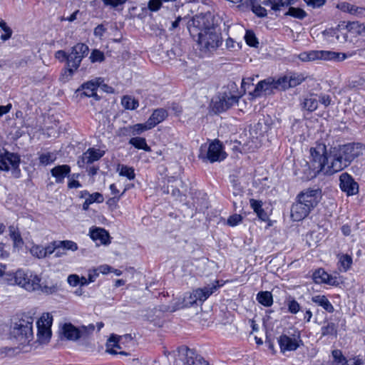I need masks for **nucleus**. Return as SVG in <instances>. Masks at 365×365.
Here are the masks:
<instances>
[{
	"label": "nucleus",
	"mask_w": 365,
	"mask_h": 365,
	"mask_svg": "<svg viewBox=\"0 0 365 365\" xmlns=\"http://www.w3.org/2000/svg\"><path fill=\"white\" fill-rule=\"evenodd\" d=\"M361 153L362 145L360 143L331 146L329 152L324 144L319 143L310 149V166L315 174L331 175L347 167Z\"/></svg>",
	"instance_id": "1"
},
{
	"label": "nucleus",
	"mask_w": 365,
	"mask_h": 365,
	"mask_svg": "<svg viewBox=\"0 0 365 365\" xmlns=\"http://www.w3.org/2000/svg\"><path fill=\"white\" fill-rule=\"evenodd\" d=\"M85 52H88V47L84 43H77L72 47L71 51L68 54L66 61L67 68L65 70L64 73L61 74V79L63 81H68L81 64V58L74 56V54L81 53L82 55Z\"/></svg>",
	"instance_id": "2"
},
{
	"label": "nucleus",
	"mask_w": 365,
	"mask_h": 365,
	"mask_svg": "<svg viewBox=\"0 0 365 365\" xmlns=\"http://www.w3.org/2000/svg\"><path fill=\"white\" fill-rule=\"evenodd\" d=\"M197 43L202 48L210 51L218 48L222 43L221 34L214 27L205 28L197 34Z\"/></svg>",
	"instance_id": "3"
},
{
	"label": "nucleus",
	"mask_w": 365,
	"mask_h": 365,
	"mask_svg": "<svg viewBox=\"0 0 365 365\" xmlns=\"http://www.w3.org/2000/svg\"><path fill=\"white\" fill-rule=\"evenodd\" d=\"M129 343L133 344L130 334L123 336L111 334L106 342V351L111 354L130 356V354L125 350Z\"/></svg>",
	"instance_id": "4"
},
{
	"label": "nucleus",
	"mask_w": 365,
	"mask_h": 365,
	"mask_svg": "<svg viewBox=\"0 0 365 365\" xmlns=\"http://www.w3.org/2000/svg\"><path fill=\"white\" fill-rule=\"evenodd\" d=\"M33 322L34 319L32 317H27V319H21L18 322L15 323L11 333L20 344H26L32 340Z\"/></svg>",
	"instance_id": "5"
},
{
	"label": "nucleus",
	"mask_w": 365,
	"mask_h": 365,
	"mask_svg": "<svg viewBox=\"0 0 365 365\" xmlns=\"http://www.w3.org/2000/svg\"><path fill=\"white\" fill-rule=\"evenodd\" d=\"M14 282L17 285L23 287L29 292L36 291L38 282H41V278L31 272H25L22 269H18L14 274Z\"/></svg>",
	"instance_id": "6"
},
{
	"label": "nucleus",
	"mask_w": 365,
	"mask_h": 365,
	"mask_svg": "<svg viewBox=\"0 0 365 365\" xmlns=\"http://www.w3.org/2000/svg\"><path fill=\"white\" fill-rule=\"evenodd\" d=\"M222 285L220 281L215 280L207 286L194 289L190 294L189 303L190 304H197V302L200 304L203 303Z\"/></svg>",
	"instance_id": "7"
},
{
	"label": "nucleus",
	"mask_w": 365,
	"mask_h": 365,
	"mask_svg": "<svg viewBox=\"0 0 365 365\" xmlns=\"http://www.w3.org/2000/svg\"><path fill=\"white\" fill-rule=\"evenodd\" d=\"M227 155L222 149V145L219 140L212 142L206 151L205 154L202 153V147H201V153L199 157L204 161L215 163L222 161L226 158Z\"/></svg>",
	"instance_id": "8"
},
{
	"label": "nucleus",
	"mask_w": 365,
	"mask_h": 365,
	"mask_svg": "<svg viewBox=\"0 0 365 365\" xmlns=\"http://www.w3.org/2000/svg\"><path fill=\"white\" fill-rule=\"evenodd\" d=\"M20 164V156L16 153H9L4 150H0V170L8 171L14 170L17 173H14L16 177L19 175V166Z\"/></svg>",
	"instance_id": "9"
},
{
	"label": "nucleus",
	"mask_w": 365,
	"mask_h": 365,
	"mask_svg": "<svg viewBox=\"0 0 365 365\" xmlns=\"http://www.w3.org/2000/svg\"><path fill=\"white\" fill-rule=\"evenodd\" d=\"M176 365H209V364L193 350L182 348L179 351V359L175 360Z\"/></svg>",
	"instance_id": "10"
},
{
	"label": "nucleus",
	"mask_w": 365,
	"mask_h": 365,
	"mask_svg": "<svg viewBox=\"0 0 365 365\" xmlns=\"http://www.w3.org/2000/svg\"><path fill=\"white\" fill-rule=\"evenodd\" d=\"M52 316H51L48 313H46L43 314L36 323L38 328V341L41 344L47 343L51 338V327L52 324Z\"/></svg>",
	"instance_id": "11"
},
{
	"label": "nucleus",
	"mask_w": 365,
	"mask_h": 365,
	"mask_svg": "<svg viewBox=\"0 0 365 365\" xmlns=\"http://www.w3.org/2000/svg\"><path fill=\"white\" fill-rule=\"evenodd\" d=\"M240 97L230 93H223L213 100V109L216 113H222L238 103Z\"/></svg>",
	"instance_id": "12"
},
{
	"label": "nucleus",
	"mask_w": 365,
	"mask_h": 365,
	"mask_svg": "<svg viewBox=\"0 0 365 365\" xmlns=\"http://www.w3.org/2000/svg\"><path fill=\"white\" fill-rule=\"evenodd\" d=\"M102 82L103 80L100 78L88 81L82 84L81 87L76 90V93L80 98L92 97L96 100H98L99 98L96 93V91Z\"/></svg>",
	"instance_id": "13"
},
{
	"label": "nucleus",
	"mask_w": 365,
	"mask_h": 365,
	"mask_svg": "<svg viewBox=\"0 0 365 365\" xmlns=\"http://www.w3.org/2000/svg\"><path fill=\"white\" fill-rule=\"evenodd\" d=\"M321 197V191L319 189H307L297 195V199L313 209L319 202Z\"/></svg>",
	"instance_id": "14"
},
{
	"label": "nucleus",
	"mask_w": 365,
	"mask_h": 365,
	"mask_svg": "<svg viewBox=\"0 0 365 365\" xmlns=\"http://www.w3.org/2000/svg\"><path fill=\"white\" fill-rule=\"evenodd\" d=\"M308 53L309 61L323 59L342 61L346 58V55L344 53H338L329 51H310Z\"/></svg>",
	"instance_id": "15"
},
{
	"label": "nucleus",
	"mask_w": 365,
	"mask_h": 365,
	"mask_svg": "<svg viewBox=\"0 0 365 365\" xmlns=\"http://www.w3.org/2000/svg\"><path fill=\"white\" fill-rule=\"evenodd\" d=\"M339 186L341 190L348 196L354 195L359 192V185L353 178L346 173H342L339 177Z\"/></svg>",
	"instance_id": "16"
},
{
	"label": "nucleus",
	"mask_w": 365,
	"mask_h": 365,
	"mask_svg": "<svg viewBox=\"0 0 365 365\" xmlns=\"http://www.w3.org/2000/svg\"><path fill=\"white\" fill-rule=\"evenodd\" d=\"M304 79L303 74L293 73L278 78V83L281 86L282 90H286L301 84Z\"/></svg>",
	"instance_id": "17"
},
{
	"label": "nucleus",
	"mask_w": 365,
	"mask_h": 365,
	"mask_svg": "<svg viewBox=\"0 0 365 365\" xmlns=\"http://www.w3.org/2000/svg\"><path fill=\"white\" fill-rule=\"evenodd\" d=\"M312 278L317 284L325 283L332 286H337L341 282L339 277L329 274L323 269L316 270L313 273Z\"/></svg>",
	"instance_id": "18"
},
{
	"label": "nucleus",
	"mask_w": 365,
	"mask_h": 365,
	"mask_svg": "<svg viewBox=\"0 0 365 365\" xmlns=\"http://www.w3.org/2000/svg\"><path fill=\"white\" fill-rule=\"evenodd\" d=\"M273 89H281V86L278 83V79L275 81L269 78L257 83L255 89V93L256 96H260L262 92L269 94L272 92Z\"/></svg>",
	"instance_id": "19"
},
{
	"label": "nucleus",
	"mask_w": 365,
	"mask_h": 365,
	"mask_svg": "<svg viewBox=\"0 0 365 365\" xmlns=\"http://www.w3.org/2000/svg\"><path fill=\"white\" fill-rule=\"evenodd\" d=\"M310 211L309 206L298 199L291 207V217L294 221H300L306 217Z\"/></svg>",
	"instance_id": "20"
},
{
	"label": "nucleus",
	"mask_w": 365,
	"mask_h": 365,
	"mask_svg": "<svg viewBox=\"0 0 365 365\" xmlns=\"http://www.w3.org/2000/svg\"><path fill=\"white\" fill-rule=\"evenodd\" d=\"M280 351L285 353L287 351H295L299 346V341L296 338L290 337L286 334H282L277 339Z\"/></svg>",
	"instance_id": "21"
},
{
	"label": "nucleus",
	"mask_w": 365,
	"mask_h": 365,
	"mask_svg": "<svg viewBox=\"0 0 365 365\" xmlns=\"http://www.w3.org/2000/svg\"><path fill=\"white\" fill-rule=\"evenodd\" d=\"M103 155V153L100 150L89 148L81 155L77 163L80 167H83L85 164H91L99 160Z\"/></svg>",
	"instance_id": "22"
},
{
	"label": "nucleus",
	"mask_w": 365,
	"mask_h": 365,
	"mask_svg": "<svg viewBox=\"0 0 365 365\" xmlns=\"http://www.w3.org/2000/svg\"><path fill=\"white\" fill-rule=\"evenodd\" d=\"M89 235L93 241H99L102 245L110 244V235L108 231L101 227H94L90 230Z\"/></svg>",
	"instance_id": "23"
},
{
	"label": "nucleus",
	"mask_w": 365,
	"mask_h": 365,
	"mask_svg": "<svg viewBox=\"0 0 365 365\" xmlns=\"http://www.w3.org/2000/svg\"><path fill=\"white\" fill-rule=\"evenodd\" d=\"M86 331V327H83V330H80L71 324H66L63 327V334L64 337L68 340L73 341L82 337Z\"/></svg>",
	"instance_id": "24"
},
{
	"label": "nucleus",
	"mask_w": 365,
	"mask_h": 365,
	"mask_svg": "<svg viewBox=\"0 0 365 365\" xmlns=\"http://www.w3.org/2000/svg\"><path fill=\"white\" fill-rule=\"evenodd\" d=\"M71 173V167L68 165L55 166L51 170V173L56 179V183H63L64 178Z\"/></svg>",
	"instance_id": "25"
},
{
	"label": "nucleus",
	"mask_w": 365,
	"mask_h": 365,
	"mask_svg": "<svg viewBox=\"0 0 365 365\" xmlns=\"http://www.w3.org/2000/svg\"><path fill=\"white\" fill-rule=\"evenodd\" d=\"M332 356L336 365H363L364 364L363 361L359 359L346 360L339 350H334Z\"/></svg>",
	"instance_id": "26"
},
{
	"label": "nucleus",
	"mask_w": 365,
	"mask_h": 365,
	"mask_svg": "<svg viewBox=\"0 0 365 365\" xmlns=\"http://www.w3.org/2000/svg\"><path fill=\"white\" fill-rule=\"evenodd\" d=\"M168 116V112L164 108L155 109L148 119L149 127L154 128L163 121Z\"/></svg>",
	"instance_id": "27"
},
{
	"label": "nucleus",
	"mask_w": 365,
	"mask_h": 365,
	"mask_svg": "<svg viewBox=\"0 0 365 365\" xmlns=\"http://www.w3.org/2000/svg\"><path fill=\"white\" fill-rule=\"evenodd\" d=\"M297 0H267L262 3L265 6H271V9L274 11H280L282 8L287 7L294 4Z\"/></svg>",
	"instance_id": "28"
},
{
	"label": "nucleus",
	"mask_w": 365,
	"mask_h": 365,
	"mask_svg": "<svg viewBox=\"0 0 365 365\" xmlns=\"http://www.w3.org/2000/svg\"><path fill=\"white\" fill-rule=\"evenodd\" d=\"M312 301L329 313H332L334 311V307L324 295L314 296L312 298Z\"/></svg>",
	"instance_id": "29"
},
{
	"label": "nucleus",
	"mask_w": 365,
	"mask_h": 365,
	"mask_svg": "<svg viewBox=\"0 0 365 365\" xmlns=\"http://www.w3.org/2000/svg\"><path fill=\"white\" fill-rule=\"evenodd\" d=\"M9 236L13 241L14 247L21 248L24 245V240L21 237L19 229L13 225L9 227Z\"/></svg>",
	"instance_id": "30"
},
{
	"label": "nucleus",
	"mask_w": 365,
	"mask_h": 365,
	"mask_svg": "<svg viewBox=\"0 0 365 365\" xmlns=\"http://www.w3.org/2000/svg\"><path fill=\"white\" fill-rule=\"evenodd\" d=\"M39 287L36 288V291H41V292L46 294H52L58 292L59 287L57 283L53 282H43L41 284L38 282Z\"/></svg>",
	"instance_id": "31"
},
{
	"label": "nucleus",
	"mask_w": 365,
	"mask_h": 365,
	"mask_svg": "<svg viewBox=\"0 0 365 365\" xmlns=\"http://www.w3.org/2000/svg\"><path fill=\"white\" fill-rule=\"evenodd\" d=\"M257 302L264 307H270L273 304V297L270 292L262 291L257 294Z\"/></svg>",
	"instance_id": "32"
},
{
	"label": "nucleus",
	"mask_w": 365,
	"mask_h": 365,
	"mask_svg": "<svg viewBox=\"0 0 365 365\" xmlns=\"http://www.w3.org/2000/svg\"><path fill=\"white\" fill-rule=\"evenodd\" d=\"M302 106L307 110L312 112L318 107V99L314 95H310L304 99Z\"/></svg>",
	"instance_id": "33"
},
{
	"label": "nucleus",
	"mask_w": 365,
	"mask_h": 365,
	"mask_svg": "<svg viewBox=\"0 0 365 365\" xmlns=\"http://www.w3.org/2000/svg\"><path fill=\"white\" fill-rule=\"evenodd\" d=\"M129 143L138 149H142L147 152H150L151 150L150 148L148 145L146 140L144 138H132L130 139Z\"/></svg>",
	"instance_id": "34"
},
{
	"label": "nucleus",
	"mask_w": 365,
	"mask_h": 365,
	"mask_svg": "<svg viewBox=\"0 0 365 365\" xmlns=\"http://www.w3.org/2000/svg\"><path fill=\"white\" fill-rule=\"evenodd\" d=\"M285 303L287 304L289 312L292 314H297L301 309L300 304L292 296H289L286 298Z\"/></svg>",
	"instance_id": "35"
},
{
	"label": "nucleus",
	"mask_w": 365,
	"mask_h": 365,
	"mask_svg": "<svg viewBox=\"0 0 365 365\" xmlns=\"http://www.w3.org/2000/svg\"><path fill=\"white\" fill-rule=\"evenodd\" d=\"M123 107L128 110H134L138 107V101L130 96H124L121 100Z\"/></svg>",
	"instance_id": "36"
},
{
	"label": "nucleus",
	"mask_w": 365,
	"mask_h": 365,
	"mask_svg": "<svg viewBox=\"0 0 365 365\" xmlns=\"http://www.w3.org/2000/svg\"><path fill=\"white\" fill-rule=\"evenodd\" d=\"M352 264V259L351 257L348 255H343L340 256L339 260V269L341 272H346L349 267H351V264Z\"/></svg>",
	"instance_id": "37"
},
{
	"label": "nucleus",
	"mask_w": 365,
	"mask_h": 365,
	"mask_svg": "<svg viewBox=\"0 0 365 365\" xmlns=\"http://www.w3.org/2000/svg\"><path fill=\"white\" fill-rule=\"evenodd\" d=\"M57 244L58 246V250H71V251H76L78 250V245L77 244L71 240H58Z\"/></svg>",
	"instance_id": "38"
},
{
	"label": "nucleus",
	"mask_w": 365,
	"mask_h": 365,
	"mask_svg": "<svg viewBox=\"0 0 365 365\" xmlns=\"http://www.w3.org/2000/svg\"><path fill=\"white\" fill-rule=\"evenodd\" d=\"M119 175L126 177L128 180H133L135 177L134 169L126 165H121L118 168Z\"/></svg>",
	"instance_id": "39"
},
{
	"label": "nucleus",
	"mask_w": 365,
	"mask_h": 365,
	"mask_svg": "<svg viewBox=\"0 0 365 365\" xmlns=\"http://www.w3.org/2000/svg\"><path fill=\"white\" fill-rule=\"evenodd\" d=\"M285 14L298 19H303L307 16V13L302 9L292 6Z\"/></svg>",
	"instance_id": "40"
},
{
	"label": "nucleus",
	"mask_w": 365,
	"mask_h": 365,
	"mask_svg": "<svg viewBox=\"0 0 365 365\" xmlns=\"http://www.w3.org/2000/svg\"><path fill=\"white\" fill-rule=\"evenodd\" d=\"M0 27L1 29H2L4 31V34H2L0 37L1 40H2L3 41L9 40L11 37L13 33L11 29L9 26H8L6 23L1 19H0Z\"/></svg>",
	"instance_id": "41"
},
{
	"label": "nucleus",
	"mask_w": 365,
	"mask_h": 365,
	"mask_svg": "<svg viewBox=\"0 0 365 365\" xmlns=\"http://www.w3.org/2000/svg\"><path fill=\"white\" fill-rule=\"evenodd\" d=\"M55 160L56 156L51 153H42L39 155V162L43 165L51 164L53 163Z\"/></svg>",
	"instance_id": "42"
},
{
	"label": "nucleus",
	"mask_w": 365,
	"mask_h": 365,
	"mask_svg": "<svg viewBox=\"0 0 365 365\" xmlns=\"http://www.w3.org/2000/svg\"><path fill=\"white\" fill-rule=\"evenodd\" d=\"M30 253L32 256L38 259L45 258V252L43 251V247L38 245H33L30 249Z\"/></svg>",
	"instance_id": "43"
},
{
	"label": "nucleus",
	"mask_w": 365,
	"mask_h": 365,
	"mask_svg": "<svg viewBox=\"0 0 365 365\" xmlns=\"http://www.w3.org/2000/svg\"><path fill=\"white\" fill-rule=\"evenodd\" d=\"M245 39L247 45L252 47H257L259 42L255 36V34L252 31H247Z\"/></svg>",
	"instance_id": "44"
},
{
	"label": "nucleus",
	"mask_w": 365,
	"mask_h": 365,
	"mask_svg": "<svg viewBox=\"0 0 365 365\" xmlns=\"http://www.w3.org/2000/svg\"><path fill=\"white\" fill-rule=\"evenodd\" d=\"M347 28L349 31L361 34L365 31V26L364 24H359L358 21H352L349 23Z\"/></svg>",
	"instance_id": "45"
},
{
	"label": "nucleus",
	"mask_w": 365,
	"mask_h": 365,
	"mask_svg": "<svg viewBox=\"0 0 365 365\" xmlns=\"http://www.w3.org/2000/svg\"><path fill=\"white\" fill-rule=\"evenodd\" d=\"M148 121L147 120L145 123H138L134 125L132 127V132L135 134H140L143 133V131L150 130L153 128L152 127H149Z\"/></svg>",
	"instance_id": "46"
},
{
	"label": "nucleus",
	"mask_w": 365,
	"mask_h": 365,
	"mask_svg": "<svg viewBox=\"0 0 365 365\" xmlns=\"http://www.w3.org/2000/svg\"><path fill=\"white\" fill-rule=\"evenodd\" d=\"M322 334L323 336L336 335V327L334 323H328L327 326L322 327Z\"/></svg>",
	"instance_id": "47"
},
{
	"label": "nucleus",
	"mask_w": 365,
	"mask_h": 365,
	"mask_svg": "<svg viewBox=\"0 0 365 365\" xmlns=\"http://www.w3.org/2000/svg\"><path fill=\"white\" fill-rule=\"evenodd\" d=\"M104 54L99 50H93L90 56L91 62H102L104 61Z\"/></svg>",
	"instance_id": "48"
},
{
	"label": "nucleus",
	"mask_w": 365,
	"mask_h": 365,
	"mask_svg": "<svg viewBox=\"0 0 365 365\" xmlns=\"http://www.w3.org/2000/svg\"><path fill=\"white\" fill-rule=\"evenodd\" d=\"M57 241H53L48 245L46 247H43V251L45 252V258L48 255L54 253L56 250H58V246H57Z\"/></svg>",
	"instance_id": "49"
},
{
	"label": "nucleus",
	"mask_w": 365,
	"mask_h": 365,
	"mask_svg": "<svg viewBox=\"0 0 365 365\" xmlns=\"http://www.w3.org/2000/svg\"><path fill=\"white\" fill-rule=\"evenodd\" d=\"M307 6L312 9H318L323 6L326 0H303Z\"/></svg>",
	"instance_id": "50"
},
{
	"label": "nucleus",
	"mask_w": 365,
	"mask_h": 365,
	"mask_svg": "<svg viewBox=\"0 0 365 365\" xmlns=\"http://www.w3.org/2000/svg\"><path fill=\"white\" fill-rule=\"evenodd\" d=\"M226 48L232 51H237L240 48L239 43L236 42L232 38H228L225 42Z\"/></svg>",
	"instance_id": "51"
},
{
	"label": "nucleus",
	"mask_w": 365,
	"mask_h": 365,
	"mask_svg": "<svg viewBox=\"0 0 365 365\" xmlns=\"http://www.w3.org/2000/svg\"><path fill=\"white\" fill-rule=\"evenodd\" d=\"M163 2H164L163 0H150L148 4V9L152 11H157L161 8Z\"/></svg>",
	"instance_id": "52"
},
{
	"label": "nucleus",
	"mask_w": 365,
	"mask_h": 365,
	"mask_svg": "<svg viewBox=\"0 0 365 365\" xmlns=\"http://www.w3.org/2000/svg\"><path fill=\"white\" fill-rule=\"evenodd\" d=\"M86 199L91 204L96 202L100 203L103 201V197L99 192H94L93 194H90L88 197H87Z\"/></svg>",
	"instance_id": "53"
},
{
	"label": "nucleus",
	"mask_w": 365,
	"mask_h": 365,
	"mask_svg": "<svg viewBox=\"0 0 365 365\" xmlns=\"http://www.w3.org/2000/svg\"><path fill=\"white\" fill-rule=\"evenodd\" d=\"M242 220V217L240 215L235 214L231 215L227 219V224L230 226H235L238 225L240 222H241Z\"/></svg>",
	"instance_id": "54"
},
{
	"label": "nucleus",
	"mask_w": 365,
	"mask_h": 365,
	"mask_svg": "<svg viewBox=\"0 0 365 365\" xmlns=\"http://www.w3.org/2000/svg\"><path fill=\"white\" fill-rule=\"evenodd\" d=\"M252 11L258 16L263 17L267 15V10L260 5L252 4Z\"/></svg>",
	"instance_id": "55"
},
{
	"label": "nucleus",
	"mask_w": 365,
	"mask_h": 365,
	"mask_svg": "<svg viewBox=\"0 0 365 365\" xmlns=\"http://www.w3.org/2000/svg\"><path fill=\"white\" fill-rule=\"evenodd\" d=\"M105 5L110 6L113 8H116L119 6L123 5L127 0H102Z\"/></svg>",
	"instance_id": "56"
},
{
	"label": "nucleus",
	"mask_w": 365,
	"mask_h": 365,
	"mask_svg": "<svg viewBox=\"0 0 365 365\" xmlns=\"http://www.w3.org/2000/svg\"><path fill=\"white\" fill-rule=\"evenodd\" d=\"M67 282L71 286L76 287L79 284L80 278L76 274H70L68 277Z\"/></svg>",
	"instance_id": "57"
},
{
	"label": "nucleus",
	"mask_w": 365,
	"mask_h": 365,
	"mask_svg": "<svg viewBox=\"0 0 365 365\" xmlns=\"http://www.w3.org/2000/svg\"><path fill=\"white\" fill-rule=\"evenodd\" d=\"M364 12V9L363 7L356 6L353 5L350 14L355 16L356 17L362 16Z\"/></svg>",
	"instance_id": "58"
},
{
	"label": "nucleus",
	"mask_w": 365,
	"mask_h": 365,
	"mask_svg": "<svg viewBox=\"0 0 365 365\" xmlns=\"http://www.w3.org/2000/svg\"><path fill=\"white\" fill-rule=\"evenodd\" d=\"M353 5L347 2H341L338 4L337 8L344 12H348L350 14Z\"/></svg>",
	"instance_id": "59"
},
{
	"label": "nucleus",
	"mask_w": 365,
	"mask_h": 365,
	"mask_svg": "<svg viewBox=\"0 0 365 365\" xmlns=\"http://www.w3.org/2000/svg\"><path fill=\"white\" fill-rule=\"evenodd\" d=\"M243 193L242 187L234 180L232 182V194L235 197L242 196Z\"/></svg>",
	"instance_id": "60"
},
{
	"label": "nucleus",
	"mask_w": 365,
	"mask_h": 365,
	"mask_svg": "<svg viewBox=\"0 0 365 365\" xmlns=\"http://www.w3.org/2000/svg\"><path fill=\"white\" fill-rule=\"evenodd\" d=\"M106 31V29L104 26L103 24H99L94 29L93 33L96 36L101 38L103 36Z\"/></svg>",
	"instance_id": "61"
},
{
	"label": "nucleus",
	"mask_w": 365,
	"mask_h": 365,
	"mask_svg": "<svg viewBox=\"0 0 365 365\" xmlns=\"http://www.w3.org/2000/svg\"><path fill=\"white\" fill-rule=\"evenodd\" d=\"M250 206L256 212L257 210H260L262 206V202L259 200H257L255 199L250 200Z\"/></svg>",
	"instance_id": "62"
},
{
	"label": "nucleus",
	"mask_w": 365,
	"mask_h": 365,
	"mask_svg": "<svg viewBox=\"0 0 365 365\" xmlns=\"http://www.w3.org/2000/svg\"><path fill=\"white\" fill-rule=\"evenodd\" d=\"M319 101L325 107H327L331 103V98L329 95H322L319 96Z\"/></svg>",
	"instance_id": "63"
},
{
	"label": "nucleus",
	"mask_w": 365,
	"mask_h": 365,
	"mask_svg": "<svg viewBox=\"0 0 365 365\" xmlns=\"http://www.w3.org/2000/svg\"><path fill=\"white\" fill-rule=\"evenodd\" d=\"M68 54L62 50L56 52L55 57L61 61H67Z\"/></svg>",
	"instance_id": "64"
}]
</instances>
